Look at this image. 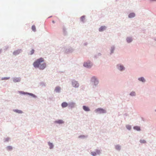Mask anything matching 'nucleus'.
<instances>
[{"label": "nucleus", "mask_w": 156, "mask_h": 156, "mask_svg": "<svg viewBox=\"0 0 156 156\" xmlns=\"http://www.w3.org/2000/svg\"><path fill=\"white\" fill-rule=\"evenodd\" d=\"M44 61V59L42 58H41L37 59L33 63V66L35 68H38L41 69H44L46 67V64L43 62Z\"/></svg>", "instance_id": "f257e3e1"}, {"label": "nucleus", "mask_w": 156, "mask_h": 156, "mask_svg": "<svg viewBox=\"0 0 156 156\" xmlns=\"http://www.w3.org/2000/svg\"><path fill=\"white\" fill-rule=\"evenodd\" d=\"M95 111L96 112H98V113L100 114L106 112V111L105 110L101 108H98L96 109Z\"/></svg>", "instance_id": "f03ea898"}, {"label": "nucleus", "mask_w": 156, "mask_h": 156, "mask_svg": "<svg viewBox=\"0 0 156 156\" xmlns=\"http://www.w3.org/2000/svg\"><path fill=\"white\" fill-rule=\"evenodd\" d=\"M83 66L85 67L89 68L91 66L92 64L90 62H84L83 64Z\"/></svg>", "instance_id": "7ed1b4c3"}, {"label": "nucleus", "mask_w": 156, "mask_h": 156, "mask_svg": "<svg viewBox=\"0 0 156 156\" xmlns=\"http://www.w3.org/2000/svg\"><path fill=\"white\" fill-rule=\"evenodd\" d=\"M72 84L73 87H77L79 86V84L76 81L73 80L72 82Z\"/></svg>", "instance_id": "20e7f679"}, {"label": "nucleus", "mask_w": 156, "mask_h": 156, "mask_svg": "<svg viewBox=\"0 0 156 156\" xmlns=\"http://www.w3.org/2000/svg\"><path fill=\"white\" fill-rule=\"evenodd\" d=\"M20 81V79L19 78H15L13 79V81L15 82H19Z\"/></svg>", "instance_id": "39448f33"}, {"label": "nucleus", "mask_w": 156, "mask_h": 156, "mask_svg": "<svg viewBox=\"0 0 156 156\" xmlns=\"http://www.w3.org/2000/svg\"><path fill=\"white\" fill-rule=\"evenodd\" d=\"M92 81L94 82L95 84H97L98 83V81L95 77H93L91 79Z\"/></svg>", "instance_id": "423d86ee"}, {"label": "nucleus", "mask_w": 156, "mask_h": 156, "mask_svg": "<svg viewBox=\"0 0 156 156\" xmlns=\"http://www.w3.org/2000/svg\"><path fill=\"white\" fill-rule=\"evenodd\" d=\"M106 27L105 26H101L99 29V31L100 32L102 31L105 30Z\"/></svg>", "instance_id": "0eeeda50"}, {"label": "nucleus", "mask_w": 156, "mask_h": 156, "mask_svg": "<svg viewBox=\"0 0 156 156\" xmlns=\"http://www.w3.org/2000/svg\"><path fill=\"white\" fill-rule=\"evenodd\" d=\"M83 108L86 111H89L90 110L89 108L88 107L85 106H83Z\"/></svg>", "instance_id": "6e6552de"}, {"label": "nucleus", "mask_w": 156, "mask_h": 156, "mask_svg": "<svg viewBox=\"0 0 156 156\" xmlns=\"http://www.w3.org/2000/svg\"><path fill=\"white\" fill-rule=\"evenodd\" d=\"M61 90V88L59 87H55V91L56 92H59Z\"/></svg>", "instance_id": "1a4fd4ad"}, {"label": "nucleus", "mask_w": 156, "mask_h": 156, "mask_svg": "<svg viewBox=\"0 0 156 156\" xmlns=\"http://www.w3.org/2000/svg\"><path fill=\"white\" fill-rule=\"evenodd\" d=\"M68 106V104L66 102H64L62 104V106L63 108H65L67 107Z\"/></svg>", "instance_id": "9d476101"}, {"label": "nucleus", "mask_w": 156, "mask_h": 156, "mask_svg": "<svg viewBox=\"0 0 156 156\" xmlns=\"http://www.w3.org/2000/svg\"><path fill=\"white\" fill-rule=\"evenodd\" d=\"M135 16V14L134 13H130L129 15V17L130 18H133Z\"/></svg>", "instance_id": "9b49d317"}, {"label": "nucleus", "mask_w": 156, "mask_h": 156, "mask_svg": "<svg viewBox=\"0 0 156 156\" xmlns=\"http://www.w3.org/2000/svg\"><path fill=\"white\" fill-rule=\"evenodd\" d=\"M20 50H16L15 51H14L13 53V54L14 55H16L18 54L19 53H20Z\"/></svg>", "instance_id": "f8f14e48"}, {"label": "nucleus", "mask_w": 156, "mask_h": 156, "mask_svg": "<svg viewBox=\"0 0 156 156\" xmlns=\"http://www.w3.org/2000/svg\"><path fill=\"white\" fill-rule=\"evenodd\" d=\"M55 122L56 123H58L59 124H62L63 123V122L62 121V120H58L55 121Z\"/></svg>", "instance_id": "ddd939ff"}, {"label": "nucleus", "mask_w": 156, "mask_h": 156, "mask_svg": "<svg viewBox=\"0 0 156 156\" xmlns=\"http://www.w3.org/2000/svg\"><path fill=\"white\" fill-rule=\"evenodd\" d=\"M32 29L33 31L35 32L36 31V28L35 25H33L32 27Z\"/></svg>", "instance_id": "4468645a"}, {"label": "nucleus", "mask_w": 156, "mask_h": 156, "mask_svg": "<svg viewBox=\"0 0 156 156\" xmlns=\"http://www.w3.org/2000/svg\"><path fill=\"white\" fill-rule=\"evenodd\" d=\"M140 81H142V82H145V80L144 78V77H141L140 78H139L138 79Z\"/></svg>", "instance_id": "2eb2a0df"}, {"label": "nucleus", "mask_w": 156, "mask_h": 156, "mask_svg": "<svg viewBox=\"0 0 156 156\" xmlns=\"http://www.w3.org/2000/svg\"><path fill=\"white\" fill-rule=\"evenodd\" d=\"M134 129H136L137 130H140V127L139 126H136L134 127Z\"/></svg>", "instance_id": "dca6fc26"}, {"label": "nucleus", "mask_w": 156, "mask_h": 156, "mask_svg": "<svg viewBox=\"0 0 156 156\" xmlns=\"http://www.w3.org/2000/svg\"><path fill=\"white\" fill-rule=\"evenodd\" d=\"M48 145L50 149H51L53 148V145L52 143L49 142L48 143Z\"/></svg>", "instance_id": "f3484780"}, {"label": "nucleus", "mask_w": 156, "mask_h": 156, "mask_svg": "<svg viewBox=\"0 0 156 156\" xmlns=\"http://www.w3.org/2000/svg\"><path fill=\"white\" fill-rule=\"evenodd\" d=\"M14 111L16 112L19 113H21L22 112L21 111L18 110H15Z\"/></svg>", "instance_id": "a211bd4d"}, {"label": "nucleus", "mask_w": 156, "mask_h": 156, "mask_svg": "<svg viewBox=\"0 0 156 156\" xmlns=\"http://www.w3.org/2000/svg\"><path fill=\"white\" fill-rule=\"evenodd\" d=\"M132 41V40L131 38H127V41L128 42L130 43V42Z\"/></svg>", "instance_id": "6ab92c4d"}, {"label": "nucleus", "mask_w": 156, "mask_h": 156, "mask_svg": "<svg viewBox=\"0 0 156 156\" xmlns=\"http://www.w3.org/2000/svg\"><path fill=\"white\" fill-rule=\"evenodd\" d=\"M124 67L122 66H120L119 67V69L121 71L122 70L124 69Z\"/></svg>", "instance_id": "aec40b11"}, {"label": "nucleus", "mask_w": 156, "mask_h": 156, "mask_svg": "<svg viewBox=\"0 0 156 156\" xmlns=\"http://www.w3.org/2000/svg\"><path fill=\"white\" fill-rule=\"evenodd\" d=\"M7 148L8 150H10L12 149V147L11 146H9L7 147Z\"/></svg>", "instance_id": "412c9836"}, {"label": "nucleus", "mask_w": 156, "mask_h": 156, "mask_svg": "<svg viewBox=\"0 0 156 156\" xmlns=\"http://www.w3.org/2000/svg\"><path fill=\"white\" fill-rule=\"evenodd\" d=\"M140 142L141 143H146V141L144 140H141L140 141Z\"/></svg>", "instance_id": "4be33fe9"}, {"label": "nucleus", "mask_w": 156, "mask_h": 156, "mask_svg": "<svg viewBox=\"0 0 156 156\" xmlns=\"http://www.w3.org/2000/svg\"><path fill=\"white\" fill-rule=\"evenodd\" d=\"M91 154L94 156H95L96 155L97 153L96 152H91Z\"/></svg>", "instance_id": "5701e85b"}, {"label": "nucleus", "mask_w": 156, "mask_h": 156, "mask_svg": "<svg viewBox=\"0 0 156 156\" xmlns=\"http://www.w3.org/2000/svg\"><path fill=\"white\" fill-rule=\"evenodd\" d=\"M130 95L131 96H135V93L134 92H132L130 94Z\"/></svg>", "instance_id": "b1692460"}, {"label": "nucleus", "mask_w": 156, "mask_h": 156, "mask_svg": "<svg viewBox=\"0 0 156 156\" xmlns=\"http://www.w3.org/2000/svg\"><path fill=\"white\" fill-rule=\"evenodd\" d=\"M126 127L129 130L130 129H131V126L129 125L126 126Z\"/></svg>", "instance_id": "393cba45"}, {"label": "nucleus", "mask_w": 156, "mask_h": 156, "mask_svg": "<svg viewBox=\"0 0 156 156\" xmlns=\"http://www.w3.org/2000/svg\"><path fill=\"white\" fill-rule=\"evenodd\" d=\"M115 148L117 150H119L120 149V147L119 145H117L115 147Z\"/></svg>", "instance_id": "a878e982"}, {"label": "nucleus", "mask_w": 156, "mask_h": 156, "mask_svg": "<svg viewBox=\"0 0 156 156\" xmlns=\"http://www.w3.org/2000/svg\"><path fill=\"white\" fill-rule=\"evenodd\" d=\"M85 20V17L84 16H82L81 18V20L82 21H83V20Z\"/></svg>", "instance_id": "bb28decb"}, {"label": "nucleus", "mask_w": 156, "mask_h": 156, "mask_svg": "<svg viewBox=\"0 0 156 156\" xmlns=\"http://www.w3.org/2000/svg\"><path fill=\"white\" fill-rule=\"evenodd\" d=\"M34 49H32L30 51V54L31 55L33 54L34 53Z\"/></svg>", "instance_id": "cd10ccee"}, {"label": "nucleus", "mask_w": 156, "mask_h": 156, "mask_svg": "<svg viewBox=\"0 0 156 156\" xmlns=\"http://www.w3.org/2000/svg\"><path fill=\"white\" fill-rule=\"evenodd\" d=\"M96 152L97 154H99L100 153V151L99 150H97Z\"/></svg>", "instance_id": "c85d7f7f"}, {"label": "nucleus", "mask_w": 156, "mask_h": 156, "mask_svg": "<svg viewBox=\"0 0 156 156\" xmlns=\"http://www.w3.org/2000/svg\"><path fill=\"white\" fill-rule=\"evenodd\" d=\"M5 79H9V78H5Z\"/></svg>", "instance_id": "c756f323"}, {"label": "nucleus", "mask_w": 156, "mask_h": 156, "mask_svg": "<svg viewBox=\"0 0 156 156\" xmlns=\"http://www.w3.org/2000/svg\"><path fill=\"white\" fill-rule=\"evenodd\" d=\"M30 94V95H33V94Z\"/></svg>", "instance_id": "7c9ffc66"}, {"label": "nucleus", "mask_w": 156, "mask_h": 156, "mask_svg": "<svg viewBox=\"0 0 156 156\" xmlns=\"http://www.w3.org/2000/svg\"><path fill=\"white\" fill-rule=\"evenodd\" d=\"M52 22H53V23H55V22H54V21H52Z\"/></svg>", "instance_id": "2f4dec72"}]
</instances>
